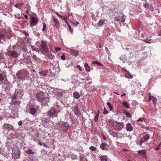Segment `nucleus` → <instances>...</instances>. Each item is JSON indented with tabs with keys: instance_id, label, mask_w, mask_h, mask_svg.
Segmentation results:
<instances>
[{
	"instance_id": "2f4dec72",
	"label": "nucleus",
	"mask_w": 161,
	"mask_h": 161,
	"mask_svg": "<svg viewBox=\"0 0 161 161\" xmlns=\"http://www.w3.org/2000/svg\"><path fill=\"white\" fill-rule=\"evenodd\" d=\"M37 110L34 108H31L30 109L29 113L32 115H35L36 113Z\"/></svg>"
},
{
	"instance_id": "052dcab7",
	"label": "nucleus",
	"mask_w": 161,
	"mask_h": 161,
	"mask_svg": "<svg viewBox=\"0 0 161 161\" xmlns=\"http://www.w3.org/2000/svg\"><path fill=\"white\" fill-rule=\"evenodd\" d=\"M149 9L152 11H153V7L152 5L150 4L149 5Z\"/></svg>"
},
{
	"instance_id": "393cba45",
	"label": "nucleus",
	"mask_w": 161,
	"mask_h": 161,
	"mask_svg": "<svg viewBox=\"0 0 161 161\" xmlns=\"http://www.w3.org/2000/svg\"><path fill=\"white\" fill-rule=\"evenodd\" d=\"M99 158L101 161H108V157L107 155H102L99 156Z\"/></svg>"
},
{
	"instance_id": "de8ad7c7",
	"label": "nucleus",
	"mask_w": 161,
	"mask_h": 161,
	"mask_svg": "<svg viewBox=\"0 0 161 161\" xmlns=\"http://www.w3.org/2000/svg\"><path fill=\"white\" fill-rule=\"evenodd\" d=\"M31 47L32 48V50L39 52V50L36 47H35L34 45H31Z\"/></svg>"
},
{
	"instance_id": "5701e85b",
	"label": "nucleus",
	"mask_w": 161,
	"mask_h": 161,
	"mask_svg": "<svg viewBox=\"0 0 161 161\" xmlns=\"http://www.w3.org/2000/svg\"><path fill=\"white\" fill-rule=\"evenodd\" d=\"M149 138V136L148 135H146L144 136L140 140L139 144L141 145L145 141H147Z\"/></svg>"
},
{
	"instance_id": "6e6552de",
	"label": "nucleus",
	"mask_w": 161,
	"mask_h": 161,
	"mask_svg": "<svg viewBox=\"0 0 161 161\" xmlns=\"http://www.w3.org/2000/svg\"><path fill=\"white\" fill-rule=\"evenodd\" d=\"M112 125L116 130H121L124 127V124L122 122L115 121L113 123Z\"/></svg>"
},
{
	"instance_id": "e2e57ef3",
	"label": "nucleus",
	"mask_w": 161,
	"mask_h": 161,
	"mask_svg": "<svg viewBox=\"0 0 161 161\" xmlns=\"http://www.w3.org/2000/svg\"><path fill=\"white\" fill-rule=\"evenodd\" d=\"M55 50L56 51V52H58L59 51H60L61 49V48L60 47H55Z\"/></svg>"
},
{
	"instance_id": "bf43d9fd",
	"label": "nucleus",
	"mask_w": 161,
	"mask_h": 161,
	"mask_svg": "<svg viewBox=\"0 0 161 161\" xmlns=\"http://www.w3.org/2000/svg\"><path fill=\"white\" fill-rule=\"evenodd\" d=\"M61 59L63 60H65V56L64 54H63L61 57Z\"/></svg>"
},
{
	"instance_id": "0eeeda50",
	"label": "nucleus",
	"mask_w": 161,
	"mask_h": 161,
	"mask_svg": "<svg viewBox=\"0 0 161 161\" xmlns=\"http://www.w3.org/2000/svg\"><path fill=\"white\" fill-rule=\"evenodd\" d=\"M18 108L16 107V108H10L9 109V112H10L11 113V114L8 116L9 117L14 118L18 117Z\"/></svg>"
},
{
	"instance_id": "cd10ccee",
	"label": "nucleus",
	"mask_w": 161,
	"mask_h": 161,
	"mask_svg": "<svg viewBox=\"0 0 161 161\" xmlns=\"http://www.w3.org/2000/svg\"><path fill=\"white\" fill-rule=\"evenodd\" d=\"M105 21L106 20L105 19H101L98 21L97 25L100 27H101L103 26L104 24H105Z\"/></svg>"
},
{
	"instance_id": "4c0bfd02",
	"label": "nucleus",
	"mask_w": 161,
	"mask_h": 161,
	"mask_svg": "<svg viewBox=\"0 0 161 161\" xmlns=\"http://www.w3.org/2000/svg\"><path fill=\"white\" fill-rule=\"evenodd\" d=\"M122 105L126 108H128L130 107L128 103L126 101H123L122 102Z\"/></svg>"
},
{
	"instance_id": "13d9d810",
	"label": "nucleus",
	"mask_w": 161,
	"mask_h": 161,
	"mask_svg": "<svg viewBox=\"0 0 161 161\" xmlns=\"http://www.w3.org/2000/svg\"><path fill=\"white\" fill-rule=\"evenodd\" d=\"M108 111L106 110L105 108H104V111L103 112V114H106L108 113Z\"/></svg>"
},
{
	"instance_id": "c85d7f7f",
	"label": "nucleus",
	"mask_w": 161,
	"mask_h": 161,
	"mask_svg": "<svg viewBox=\"0 0 161 161\" xmlns=\"http://www.w3.org/2000/svg\"><path fill=\"white\" fill-rule=\"evenodd\" d=\"M138 153L140 154L141 155L143 158H145L146 157V152L144 150H139L138 151Z\"/></svg>"
},
{
	"instance_id": "473e14b6",
	"label": "nucleus",
	"mask_w": 161,
	"mask_h": 161,
	"mask_svg": "<svg viewBox=\"0 0 161 161\" xmlns=\"http://www.w3.org/2000/svg\"><path fill=\"white\" fill-rule=\"evenodd\" d=\"M33 58L37 64H41L42 63V61L41 60L40 58L36 57L35 55H33Z\"/></svg>"
},
{
	"instance_id": "8fccbe9b",
	"label": "nucleus",
	"mask_w": 161,
	"mask_h": 161,
	"mask_svg": "<svg viewBox=\"0 0 161 161\" xmlns=\"http://www.w3.org/2000/svg\"><path fill=\"white\" fill-rule=\"evenodd\" d=\"M107 105L108 106L110 110V111H112L113 109V107L111 106V103L109 102H108L107 103Z\"/></svg>"
},
{
	"instance_id": "dca6fc26",
	"label": "nucleus",
	"mask_w": 161,
	"mask_h": 161,
	"mask_svg": "<svg viewBox=\"0 0 161 161\" xmlns=\"http://www.w3.org/2000/svg\"><path fill=\"white\" fill-rule=\"evenodd\" d=\"M57 112H57L56 110L52 108L46 114L47 116L51 117Z\"/></svg>"
},
{
	"instance_id": "49530a36",
	"label": "nucleus",
	"mask_w": 161,
	"mask_h": 161,
	"mask_svg": "<svg viewBox=\"0 0 161 161\" xmlns=\"http://www.w3.org/2000/svg\"><path fill=\"white\" fill-rule=\"evenodd\" d=\"M47 57L49 58L50 60H52L54 59V55H52L51 54L49 53L47 55Z\"/></svg>"
},
{
	"instance_id": "603ef678",
	"label": "nucleus",
	"mask_w": 161,
	"mask_h": 161,
	"mask_svg": "<svg viewBox=\"0 0 161 161\" xmlns=\"http://www.w3.org/2000/svg\"><path fill=\"white\" fill-rule=\"evenodd\" d=\"M4 95L1 92H0V99L1 100H3V98L4 97Z\"/></svg>"
},
{
	"instance_id": "ea45409f",
	"label": "nucleus",
	"mask_w": 161,
	"mask_h": 161,
	"mask_svg": "<svg viewBox=\"0 0 161 161\" xmlns=\"http://www.w3.org/2000/svg\"><path fill=\"white\" fill-rule=\"evenodd\" d=\"M123 113L128 118L130 117L131 116V114L127 111L125 110L123 112Z\"/></svg>"
},
{
	"instance_id": "6ab92c4d",
	"label": "nucleus",
	"mask_w": 161,
	"mask_h": 161,
	"mask_svg": "<svg viewBox=\"0 0 161 161\" xmlns=\"http://www.w3.org/2000/svg\"><path fill=\"white\" fill-rule=\"evenodd\" d=\"M53 108L56 110L57 112H59L62 109L60 105V103L58 102H56L54 104L53 107Z\"/></svg>"
},
{
	"instance_id": "6e6d98bb",
	"label": "nucleus",
	"mask_w": 161,
	"mask_h": 161,
	"mask_svg": "<svg viewBox=\"0 0 161 161\" xmlns=\"http://www.w3.org/2000/svg\"><path fill=\"white\" fill-rule=\"evenodd\" d=\"M153 101V103L154 105H156L157 103V99L155 97L153 98L152 99Z\"/></svg>"
},
{
	"instance_id": "3c124183",
	"label": "nucleus",
	"mask_w": 161,
	"mask_h": 161,
	"mask_svg": "<svg viewBox=\"0 0 161 161\" xmlns=\"http://www.w3.org/2000/svg\"><path fill=\"white\" fill-rule=\"evenodd\" d=\"M89 149L92 151H96V148L93 146H91L89 147Z\"/></svg>"
},
{
	"instance_id": "4d7b16f0",
	"label": "nucleus",
	"mask_w": 161,
	"mask_h": 161,
	"mask_svg": "<svg viewBox=\"0 0 161 161\" xmlns=\"http://www.w3.org/2000/svg\"><path fill=\"white\" fill-rule=\"evenodd\" d=\"M144 6L146 8L148 9L149 7V5L147 3H145L144 4Z\"/></svg>"
},
{
	"instance_id": "a211bd4d",
	"label": "nucleus",
	"mask_w": 161,
	"mask_h": 161,
	"mask_svg": "<svg viewBox=\"0 0 161 161\" xmlns=\"http://www.w3.org/2000/svg\"><path fill=\"white\" fill-rule=\"evenodd\" d=\"M15 93L16 94L17 99H20L23 95L22 92L19 89H16Z\"/></svg>"
},
{
	"instance_id": "aec40b11",
	"label": "nucleus",
	"mask_w": 161,
	"mask_h": 161,
	"mask_svg": "<svg viewBox=\"0 0 161 161\" xmlns=\"http://www.w3.org/2000/svg\"><path fill=\"white\" fill-rule=\"evenodd\" d=\"M100 147L103 150L108 151V150L109 145L105 142L101 143Z\"/></svg>"
},
{
	"instance_id": "f3484780",
	"label": "nucleus",
	"mask_w": 161,
	"mask_h": 161,
	"mask_svg": "<svg viewBox=\"0 0 161 161\" xmlns=\"http://www.w3.org/2000/svg\"><path fill=\"white\" fill-rule=\"evenodd\" d=\"M2 84H3L2 86L3 88L5 90L10 87L11 85L10 83L7 81L6 79H5V80L4 81V83H2Z\"/></svg>"
},
{
	"instance_id": "5fc2aeb1",
	"label": "nucleus",
	"mask_w": 161,
	"mask_h": 161,
	"mask_svg": "<svg viewBox=\"0 0 161 161\" xmlns=\"http://www.w3.org/2000/svg\"><path fill=\"white\" fill-rule=\"evenodd\" d=\"M14 17L16 18L20 19L21 16H20V14H17L14 15Z\"/></svg>"
},
{
	"instance_id": "a19ab883",
	"label": "nucleus",
	"mask_w": 161,
	"mask_h": 161,
	"mask_svg": "<svg viewBox=\"0 0 161 161\" xmlns=\"http://www.w3.org/2000/svg\"><path fill=\"white\" fill-rule=\"evenodd\" d=\"M74 97L76 99H78L80 97L79 93L77 92H74L73 93Z\"/></svg>"
},
{
	"instance_id": "20e7f679",
	"label": "nucleus",
	"mask_w": 161,
	"mask_h": 161,
	"mask_svg": "<svg viewBox=\"0 0 161 161\" xmlns=\"http://www.w3.org/2000/svg\"><path fill=\"white\" fill-rule=\"evenodd\" d=\"M50 89L53 93L59 97H62L63 94L66 92V91L61 89L54 88L51 87Z\"/></svg>"
},
{
	"instance_id": "7ed1b4c3",
	"label": "nucleus",
	"mask_w": 161,
	"mask_h": 161,
	"mask_svg": "<svg viewBox=\"0 0 161 161\" xmlns=\"http://www.w3.org/2000/svg\"><path fill=\"white\" fill-rule=\"evenodd\" d=\"M107 129L109 134L116 140L120 141L123 138L125 137L124 134H121L114 130L110 128H108Z\"/></svg>"
},
{
	"instance_id": "774afa93",
	"label": "nucleus",
	"mask_w": 161,
	"mask_h": 161,
	"mask_svg": "<svg viewBox=\"0 0 161 161\" xmlns=\"http://www.w3.org/2000/svg\"><path fill=\"white\" fill-rule=\"evenodd\" d=\"M134 51L133 50L131 49L130 50V52L129 54L130 55L133 54L134 53Z\"/></svg>"
},
{
	"instance_id": "c9c22d12",
	"label": "nucleus",
	"mask_w": 161,
	"mask_h": 161,
	"mask_svg": "<svg viewBox=\"0 0 161 161\" xmlns=\"http://www.w3.org/2000/svg\"><path fill=\"white\" fill-rule=\"evenodd\" d=\"M99 111H97V113L96 114L94 118V121L96 122H97L98 120V118L99 116Z\"/></svg>"
},
{
	"instance_id": "0e129e2a",
	"label": "nucleus",
	"mask_w": 161,
	"mask_h": 161,
	"mask_svg": "<svg viewBox=\"0 0 161 161\" xmlns=\"http://www.w3.org/2000/svg\"><path fill=\"white\" fill-rule=\"evenodd\" d=\"M150 40L148 39H144L143 40V41L146 42L147 43H151V42H149Z\"/></svg>"
},
{
	"instance_id": "39448f33",
	"label": "nucleus",
	"mask_w": 161,
	"mask_h": 161,
	"mask_svg": "<svg viewBox=\"0 0 161 161\" xmlns=\"http://www.w3.org/2000/svg\"><path fill=\"white\" fill-rule=\"evenodd\" d=\"M22 62L30 70L32 69V63L31 61V58L30 56H29L25 57L23 59Z\"/></svg>"
},
{
	"instance_id": "f8f14e48",
	"label": "nucleus",
	"mask_w": 161,
	"mask_h": 161,
	"mask_svg": "<svg viewBox=\"0 0 161 161\" xmlns=\"http://www.w3.org/2000/svg\"><path fill=\"white\" fill-rule=\"evenodd\" d=\"M12 157L13 158L17 159L19 158L20 156L19 151L18 149H14L12 150Z\"/></svg>"
},
{
	"instance_id": "9b49d317",
	"label": "nucleus",
	"mask_w": 161,
	"mask_h": 161,
	"mask_svg": "<svg viewBox=\"0 0 161 161\" xmlns=\"http://www.w3.org/2000/svg\"><path fill=\"white\" fill-rule=\"evenodd\" d=\"M7 54L10 57L14 58L18 57L19 55V53L15 50H9L7 53Z\"/></svg>"
},
{
	"instance_id": "4468645a",
	"label": "nucleus",
	"mask_w": 161,
	"mask_h": 161,
	"mask_svg": "<svg viewBox=\"0 0 161 161\" xmlns=\"http://www.w3.org/2000/svg\"><path fill=\"white\" fill-rule=\"evenodd\" d=\"M0 153L4 156H6L9 154V152L8 147H6L5 148L0 149Z\"/></svg>"
},
{
	"instance_id": "f704fd0d",
	"label": "nucleus",
	"mask_w": 161,
	"mask_h": 161,
	"mask_svg": "<svg viewBox=\"0 0 161 161\" xmlns=\"http://www.w3.org/2000/svg\"><path fill=\"white\" fill-rule=\"evenodd\" d=\"M74 111L75 114L76 115H79L80 114V112L79 110V108L78 107H76L74 109Z\"/></svg>"
},
{
	"instance_id": "09e8293b",
	"label": "nucleus",
	"mask_w": 161,
	"mask_h": 161,
	"mask_svg": "<svg viewBox=\"0 0 161 161\" xmlns=\"http://www.w3.org/2000/svg\"><path fill=\"white\" fill-rule=\"evenodd\" d=\"M76 3V4H75V6H80L81 5L82 2L80 0H77Z\"/></svg>"
},
{
	"instance_id": "423d86ee",
	"label": "nucleus",
	"mask_w": 161,
	"mask_h": 161,
	"mask_svg": "<svg viewBox=\"0 0 161 161\" xmlns=\"http://www.w3.org/2000/svg\"><path fill=\"white\" fill-rule=\"evenodd\" d=\"M29 73L25 70H23L18 72L16 74L17 77L21 80H23L26 77L29 76Z\"/></svg>"
},
{
	"instance_id": "f03ea898",
	"label": "nucleus",
	"mask_w": 161,
	"mask_h": 161,
	"mask_svg": "<svg viewBox=\"0 0 161 161\" xmlns=\"http://www.w3.org/2000/svg\"><path fill=\"white\" fill-rule=\"evenodd\" d=\"M56 127L58 130L61 133L66 134L69 127V124L67 122L64 121L59 122L57 124Z\"/></svg>"
},
{
	"instance_id": "58836bf2",
	"label": "nucleus",
	"mask_w": 161,
	"mask_h": 161,
	"mask_svg": "<svg viewBox=\"0 0 161 161\" xmlns=\"http://www.w3.org/2000/svg\"><path fill=\"white\" fill-rule=\"evenodd\" d=\"M84 67L85 68L87 72H88L90 70V68L88 64L86 63L84 64Z\"/></svg>"
},
{
	"instance_id": "680f3d73",
	"label": "nucleus",
	"mask_w": 161,
	"mask_h": 161,
	"mask_svg": "<svg viewBox=\"0 0 161 161\" xmlns=\"http://www.w3.org/2000/svg\"><path fill=\"white\" fill-rule=\"evenodd\" d=\"M161 145V143L160 142L159 144L155 148V150H158L159 147H160V145Z\"/></svg>"
},
{
	"instance_id": "bb28decb",
	"label": "nucleus",
	"mask_w": 161,
	"mask_h": 161,
	"mask_svg": "<svg viewBox=\"0 0 161 161\" xmlns=\"http://www.w3.org/2000/svg\"><path fill=\"white\" fill-rule=\"evenodd\" d=\"M53 20L55 23V27L57 29L59 27V21L56 18L53 17Z\"/></svg>"
},
{
	"instance_id": "a18cd8bd",
	"label": "nucleus",
	"mask_w": 161,
	"mask_h": 161,
	"mask_svg": "<svg viewBox=\"0 0 161 161\" xmlns=\"http://www.w3.org/2000/svg\"><path fill=\"white\" fill-rule=\"evenodd\" d=\"M26 153L29 154H32L34 153L32 151L31 149H29L25 150Z\"/></svg>"
},
{
	"instance_id": "412c9836",
	"label": "nucleus",
	"mask_w": 161,
	"mask_h": 161,
	"mask_svg": "<svg viewBox=\"0 0 161 161\" xmlns=\"http://www.w3.org/2000/svg\"><path fill=\"white\" fill-rule=\"evenodd\" d=\"M79 51L74 49H70L69 53L70 55L75 57L77 56L79 54Z\"/></svg>"
},
{
	"instance_id": "338daca9",
	"label": "nucleus",
	"mask_w": 161,
	"mask_h": 161,
	"mask_svg": "<svg viewBox=\"0 0 161 161\" xmlns=\"http://www.w3.org/2000/svg\"><path fill=\"white\" fill-rule=\"evenodd\" d=\"M23 124L22 121L20 120L18 122V124L19 126H21Z\"/></svg>"
},
{
	"instance_id": "72a5a7b5",
	"label": "nucleus",
	"mask_w": 161,
	"mask_h": 161,
	"mask_svg": "<svg viewBox=\"0 0 161 161\" xmlns=\"http://www.w3.org/2000/svg\"><path fill=\"white\" fill-rule=\"evenodd\" d=\"M11 125L9 124H4L3 126V129H8V128H11Z\"/></svg>"
},
{
	"instance_id": "37998d69",
	"label": "nucleus",
	"mask_w": 161,
	"mask_h": 161,
	"mask_svg": "<svg viewBox=\"0 0 161 161\" xmlns=\"http://www.w3.org/2000/svg\"><path fill=\"white\" fill-rule=\"evenodd\" d=\"M92 63L94 64H96L97 65L99 66H103V65L100 63L98 62L97 61H95L92 62Z\"/></svg>"
},
{
	"instance_id": "b1692460",
	"label": "nucleus",
	"mask_w": 161,
	"mask_h": 161,
	"mask_svg": "<svg viewBox=\"0 0 161 161\" xmlns=\"http://www.w3.org/2000/svg\"><path fill=\"white\" fill-rule=\"evenodd\" d=\"M133 127L131 124L130 123H128L126 124L125 130L128 132H130L133 130Z\"/></svg>"
},
{
	"instance_id": "9d476101",
	"label": "nucleus",
	"mask_w": 161,
	"mask_h": 161,
	"mask_svg": "<svg viewBox=\"0 0 161 161\" xmlns=\"http://www.w3.org/2000/svg\"><path fill=\"white\" fill-rule=\"evenodd\" d=\"M46 96L44 92H40L36 94L37 100L40 102L43 101L45 99Z\"/></svg>"
},
{
	"instance_id": "4be33fe9",
	"label": "nucleus",
	"mask_w": 161,
	"mask_h": 161,
	"mask_svg": "<svg viewBox=\"0 0 161 161\" xmlns=\"http://www.w3.org/2000/svg\"><path fill=\"white\" fill-rule=\"evenodd\" d=\"M40 45L41 47L44 51H46L48 49L46 42L43 41H42Z\"/></svg>"
},
{
	"instance_id": "c03bdc74",
	"label": "nucleus",
	"mask_w": 161,
	"mask_h": 161,
	"mask_svg": "<svg viewBox=\"0 0 161 161\" xmlns=\"http://www.w3.org/2000/svg\"><path fill=\"white\" fill-rule=\"evenodd\" d=\"M5 80L3 75V74H0V84H2L3 81Z\"/></svg>"
},
{
	"instance_id": "79ce46f5",
	"label": "nucleus",
	"mask_w": 161,
	"mask_h": 161,
	"mask_svg": "<svg viewBox=\"0 0 161 161\" xmlns=\"http://www.w3.org/2000/svg\"><path fill=\"white\" fill-rule=\"evenodd\" d=\"M119 59L123 63H125L126 61V58L124 56H121L119 58Z\"/></svg>"
},
{
	"instance_id": "ddd939ff",
	"label": "nucleus",
	"mask_w": 161,
	"mask_h": 161,
	"mask_svg": "<svg viewBox=\"0 0 161 161\" xmlns=\"http://www.w3.org/2000/svg\"><path fill=\"white\" fill-rule=\"evenodd\" d=\"M20 134L18 131L17 132L15 133H12L9 134L8 136V138L11 139H12L15 138H18L20 139Z\"/></svg>"
},
{
	"instance_id": "7c9ffc66",
	"label": "nucleus",
	"mask_w": 161,
	"mask_h": 161,
	"mask_svg": "<svg viewBox=\"0 0 161 161\" xmlns=\"http://www.w3.org/2000/svg\"><path fill=\"white\" fill-rule=\"evenodd\" d=\"M40 75L42 78H45L47 75V72L46 71H42L39 72Z\"/></svg>"
},
{
	"instance_id": "1a4fd4ad",
	"label": "nucleus",
	"mask_w": 161,
	"mask_h": 161,
	"mask_svg": "<svg viewBox=\"0 0 161 161\" xmlns=\"http://www.w3.org/2000/svg\"><path fill=\"white\" fill-rule=\"evenodd\" d=\"M39 19L37 16L32 17L31 20L30 26L33 27L36 26L38 23Z\"/></svg>"
},
{
	"instance_id": "69168bd1",
	"label": "nucleus",
	"mask_w": 161,
	"mask_h": 161,
	"mask_svg": "<svg viewBox=\"0 0 161 161\" xmlns=\"http://www.w3.org/2000/svg\"><path fill=\"white\" fill-rule=\"evenodd\" d=\"M11 98L12 100H14V99L17 98L16 96V94L14 93V95L11 96Z\"/></svg>"
},
{
	"instance_id": "f257e3e1",
	"label": "nucleus",
	"mask_w": 161,
	"mask_h": 161,
	"mask_svg": "<svg viewBox=\"0 0 161 161\" xmlns=\"http://www.w3.org/2000/svg\"><path fill=\"white\" fill-rule=\"evenodd\" d=\"M108 13L110 16L113 17L114 19L117 21L123 22L125 21V18L119 14L115 10L114 6H112L111 8L108 11Z\"/></svg>"
},
{
	"instance_id": "e433bc0d",
	"label": "nucleus",
	"mask_w": 161,
	"mask_h": 161,
	"mask_svg": "<svg viewBox=\"0 0 161 161\" xmlns=\"http://www.w3.org/2000/svg\"><path fill=\"white\" fill-rule=\"evenodd\" d=\"M125 76L128 78H131L133 77V76L129 73L128 71L125 73Z\"/></svg>"
},
{
	"instance_id": "c756f323",
	"label": "nucleus",
	"mask_w": 161,
	"mask_h": 161,
	"mask_svg": "<svg viewBox=\"0 0 161 161\" xmlns=\"http://www.w3.org/2000/svg\"><path fill=\"white\" fill-rule=\"evenodd\" d=\"M6 35L2 34L0 35V42H3L6 40Z\"/></svg>"
},
{
	"instance_id": "a878e982",
	"label": "nucleus",
	"mask_w": 161,
	"mask_h": 161,
	"mask_svg": "<svg viewBox=\"0 0 161 161\" xmlns=\"http://www.w3.org/2000/svg\"><path fill=\"white\" fill-rule=\"evenodd\" d=\"M25 4H26L25 8L26 9V12L27 14H29L31 12V7L28 2H25Z\"/></svg>"
},
{
	"instance_id": "2eb2a0df",
	"label": "nucleus",
	"mask_w": 161,
	"mask_h": 161,
	"mask_svg": "<svg viewBox=\"0 0 161 161\" xmlns=\"http://www.w3.org/2000/svg\"><path fill=\"white\" fill-rule=\"evenodd\" d=\"M11 104L12 108H16V107L18 108V106L20 104V102L19 101L12 100L11 102Z\"/></svg>"
},
{
	"instance_id": "864d4df0",
	"label": "nucleus",
	"mask_w": 161,
	"mask_h": 161,
	"mask_svg": "<svg viewBox=\"0 0 161 161\" xmlns=\"http://www.w3.org/2000/svg\"><path fill=\"white\" fill-rule=\"evenodd\" d=\"M46 24L45 23H43V28L42 29V31L43 32H44L46 31Z\"/></svg>"
}]
</instances>
